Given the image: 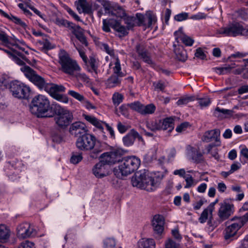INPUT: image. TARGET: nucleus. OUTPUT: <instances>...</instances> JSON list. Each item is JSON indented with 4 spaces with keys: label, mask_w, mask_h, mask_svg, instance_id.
Returning a JSON list of instances; mask_svg holds the SVG:
<instances>
[{
    "label": "nucleus",
    "mask_w": 248,
    "mask_h": 248,
    "mask_svg": "<svg viewBox=\"0 0 248 248\" xmlns=\"http://www.w3.org/2000/svg\"><path fill=\"white\" fill-rule=\"evenodd\" d=\"M0 14L4 17L8 18L10 20L13 21L15 24L20 25L21 27L25 28L27 26L26 23L22 21L21 19L12 15H9L7 13L2 10H0Z\"/></svg>",
    "instance_id": "c85d7f7f"
},
{
    "label": "nucleus",
    "mask_w": 248,
    "mask_h": 248,
    "mask_svg": "<svg viewBox=\"0 0 248 248\" xmlns=\"http://www.w3.org/2000/svg\"><path fill=\"white\" fill-rule=\"evenodd\" d=\"M30 112L38 118L51 117L48 111L50 108V102L45 96L39 94L34 96L29 105Z\"/></svg>",
    "instance_id": "7ed1b4c3"
},
{
    "label": "nucleus",
    "mask_w": 248,
    "mask_h": 248,
    "mask_svg": "<svg viewBox=\"0 0 248 248\" xmlns=\"http://www.w3.org/2000/svg\"><path fill=\"white\" fill-rule=\"evenodd\" d=\"M18 248H34V244L29 241H26L21 243Z\"/></svg>",
    "instance_id": "774afa93"
},
{
    "label": "nucleus",
    "mask_w": 248,
    "mask_h": 248,
    "mask_svg": "<svg viewBox=\"0 0 248 248\" xmlns=\"http://www.w3.org/2000/svg\"><path fill=\"white\" fill-rule=\"evenodd\" d=\"M138 26H142L145 29L152 27V25L156 21V17L151 11L147 12L144 15L137 13Z\"/></svg>",
    "instance_id": "ddd939ff"
},
{
    "label": "nucleus",
    "mask_w": 248,
    "mask_h": 248,
    "mask_svg": "<svg viewBox=\"0 0 248 248\" xmlns=\"http://www.w3.org/2000/svg\"><path fill=\"white\" fill-rule=\"evenodd\" d=\"M10 236V231L3 225H0V241H5Z\"/></svg>",
    "instance_id": "e433bc0d"
},
{
    "label": "nucleus",
    "mask_w": 248,
    "mask_h": 248,
    "mask_svg": "<svg viewBox=\"0 0 248 248\" xmlns=\"http://www.w3.org/2000/svg\"><path fill=\"white\" fill-rule=\"evenodd\" d=\"M82 158L81 154L73 155L70 158V162L74 164H77L82 160Z\"/></svg>",
    "instance_id": "13d9d810"
},
{
    "label": "nucleus",
    "mask_w": 248,
    "mask_h": 248,
    "mask_svg": "<svg viewBox=\"0 0 248 248\" xmlns=\"http://www.w3.org/2000/svg\"><path fill=\"white\" fill-rule=\"evenodd\" d=\"M243 26L238 22H232L225 27L220 28L217 32L225 36H236L241 35Z\"/></svg>",
    "instance_id": "f8f14e48"
},
{
    "label": "nucleus",
    "mask_w": 248,
    "mask_h": 248,
    "mask_svg": "<svg viewBox=\"0 0 248 248\" xmlns=\"http://www.w3.org/2000/svg\"><path fill=\"white\" fill-rule=\"evenodd\" d=\"M59 63L61 70L64 74L73 76L74 73L81 70V68L76 61L72 59L64 50L61 49L59 54Z\"/></svg>",
    "instance_id": "39448f33"
},
{
    "label": "nucleus",
    "mask_w": 248,
    "mask_h": 248,
    "mask_svg": "<svg viewBox=\"0 0 248 248\" xmlns=\"http://www.w3.org/2000/svg\"><path fill=\"white\" fill-rule=\"evenodd\" d=\"M72 30V32L74 34L76 37L82 44L86 46L88 45V42L86 38L84 35L83 29L79 26L76 25L73 23L70 29Z\"/></svg>",
    "instance_id": "4be33fe9"
},
{
    "label": "nucleus",
    "mask_w": 248,
    "mask_h": 248,
    "mask_svg": "<svg viewBox=\"0 0 248 248\" xmlns=\"http://www.w3.org/2000/svg\"><path fill=\"white\" fill-rule=\"evenodd\" d=\"M98 2L103 7L105 13H109L112 10V6L108 0H99Z\"/></svg>",
    "instance_id": "8fccbe9b"
},
{
    "label": "nucleus",
    "mask_w": 248,
    "mask_h": 248,
    "mask_svg": "<svg viewBox=\"0 0 248 248\" xmlns=\"http://www.w3.org/2000/svg\"><path fill=\"white\" fill-rule=\"evenodd\" d=\"M119 165L113 169V173L118 178H122L136 170L140 164V159L135 156H127L121 159Z\"/></svg>",
    "instance_id": "f03ea898"
},
{
    "label": "nucleus",
    "mask_w": 248,
    "mask_h": 248,
    "mask_svg": "<svg viewBox=\"0 0 248 248\" xmlns=\"http://www.w3.org/2000/svg\"><path fill=\"white\" fill-rule=\"evenodd\" d=\"M110 23L111 28L114 30L120 33V37H124L128 34V30L125 26L121 25V22L119 20H115V21H112Z\"/></svg>",
    "instance_id": "393cba45"
},
{
    "label": "nucleus",
    "mask_w": 248,
    "mask_h": 248,
    "mask_svg": "<svg viewBox=\"0 0 248 248\" xmlns=\"http://www.w3.org/2000/svg\"><path fill=\"white\" fill-rule=\"evenodd\" d=\"M111 21H115L114 19H110L108 20L107 19H103V30L107 32H108L110 31V27H111V25H110V23ZM113 22H112V23Z\"/></svg>",
    "instance_id": "4d7b16f0"
},
{
    "label": "nucleus",
    "mask_w": 248,
    "mask_h": 248,
    "mask_svg": "<svg viewBox=\"0 0 248 248\" xmlns=\"http://www.w3.org/2000/svg\"><path fill=\"white\" fill-rule=\"evenodd\" d=\"M36 234L35 230L28 223H22L17 228V235L20 238L24 239L32 237Z\"/></svg>",
    "instance_id": "2eb2a0df"
},
{
    "label": "nucleus",
    "mask_w": 248,
    "mask_h": 248,
    "mask_svg": "<svg viewBox=\"0 0 248 248\" xmlns=\"http://www.w3.org/2000/svg\"><path fill=\"white\" fill-rule=\"evenodd\" d=\"M211 217L210 210L207 208L204 209L199 218V221L201 223H205L208 219V216Z\"/></svg>",
    "instance_id": "c03bdc74"
},
{
    "label": "nucleus",
    "mask_w": 248,
    "mask_h": 248,
    "mask_svg": "<svg viewBox=\"0 0 248 248\" xmlns=\"http://www.w3.org/2000/svg\"><path fill=\"white\" fill-rule=\"evenodd\" d=\"M195 56L196 57L199 58L201 60H204L206 58V55L203 52L202 49L200 47L198 48L196 50Z\"/></svg>",
    "instance_id": "69168bd1"
},
{
    "label": "nucleus",
    "mask_w": 248,
    "mask_h": 248,
    "mask_svg": "<svg viewBox=\"0 0 248 248\" xmlns=\"http://www.w3.org/2000/svg\"><path fill=\"white\" fill-rule=\"evenodd\" d=\"M124 20L128 30L133 29L136 26H138V18L136 15V16H126L124 17Z\"/></svg>",
    "instance_id": "473e14b6"
},
{
    "label": "nucleus",
    "mask_w": 248,
    "mask_h": 248,
    "mask_svg": "<svg viewBox=\"0 0 248 248\" xmlns=\"http://www.w3.org/2000/svg\"><path fill=\"white\" fill-rule=\"evenodd\" d=\"M65 90V88L63 85L54 83H47L45 90L53 98L58 101L67 103L68 102L67 98L59 93V92H64Z\"/></svg>",
    "instance_id": "9b49d317"
},
{
    "label": "nucleus",
    "mask_w": 248,
    "mask_h": 248,
    "mask_svg": "<svg viewBox=\"0 0 248 248\" xmlns=\"http://www.w3.org/2000/svg\"><path fill=\"white\" fill-rule=\"evenodd\" d=\"M220 135V130L218 129L206 132L202 138L203 141L209 142L213 140H217Z\"/></svg>",
    "instance_id": "bb28decb"
},
{
    "label": "nucleus",
    "mask_w": 248,
    "mask_h": 248,
    "mask_svg": "<svg viewBox=\"0 0 248 248\" xmlns=\"http://www.w3.org/2000/svg\"><path fill=\"white\" fill-rule=\"evenodd\" d=\"M183 28H180L179 29L175 31L174 35L175 37V43L179 44V39L181 40L182 42L186 46H192L194 42V40L191 37L183 34Z\"/></svg>",
    "instance_id": "412c9836"
},
{
    "label": "nucleus",
    "mask_w": 248,
    "mask_h": 248,
    "mask_svg": "<svg viewBox=\"0 0 248 248\" xmlns=\"http://www.w3.org/2000/svg\"><path fill=\"white\" fill-rule=\"evenodd\" d=\"M38 43L40 45L42 46V47L41 48V50L42 51L51 49L55 46L47 39H43L42 40H40L38 41Z\"/></svg>",
    "instance_id": "ea45409f"
},
{
    "label": "nucleus",
    "mask_w": 248,
    "mask_h": 248,
    "mask_svg": "<svg viewBox=\"0 0 248 248\" xmlns=\"http://www.w3.org/2000/svg\"><path fill=\"white\" fill-rule=\"evenodd\" d=\"M230 221H232L231 220ZM234 222L228 225L224 231V239L227 241H232L234 239L238 231L242 227L237 221H233Z\"/></svg>",
    "instance_id": "dca6fc26"
},
{
    "label": "nucleus",
    "mask_w": 248,
    "mask_h": 248,
    "mask_svg": "<svg viewBox=\"0 0 248 248\" xmlns=\"http://www.w3.org/2000/svg\"><path fill=\"white\" fill-rule=\"evenodd\" d=\"M115 66L113 68V74L107 79L106 85L108 88L119 86L121 83V78L125 75L121 71L120 61L118 57L116 59Z\"/></svg>",
    "instance_id": "1a4fd4ad"
},
{
    "label": "nucleus",
    "mask_w": 248,
    "mask_h": 248,
    "mask_svg": "<svg viewBox=\"0 0 248 248\" xmlns=\"http://www.w3.org/2000/svg\"><path fill=\"white\" fill-rule=\"evenodd\" d=\"M84 119L93 125H94L97 128L102 129L103 128L102 124L103 123L96 118L95 117L91 115L84 114L83 115Z\"/></svg>",
    "instance_id": "72a5a7b5"
},
{
    "label": "nucleus",
    "mask_w": 248,
    "mask_h": 248,
    "mask_svg": "<svg viewBox=\"0 0 248 248\" xmlns=\"http://www.w3.org/2000/svg\"><path fill=\"white\" fill-rule=\"evenodd\" d=\"M76 78L78 80H81V81L89 83L90 82V79L89 77L84 73H77L76 74L74 73L73 76Z\"/></svg>",
    "instance_id": "09e8293b"
},
{
    "label": "nucleus",
    "mask_w": 248,
    "mask_h": 248,
    "mask_svg": "<svg viewBox=\"0 0 248 248\" xmlns=\"http://www.w3.org/2000/svg\"><path fill=\"white\" fill-rule=\"evenodd\" d=\"M148 127L152 131H156L162 129L161 120H155L148 124Z\"/></svg>",
    "instance_id": "de8ad7c7"
},
{
    "label": "nucleus",
    "mask_w": 248,
    "mask_h": 248,
    "mask_svg": "<svg viewBox=\"0 0 248 248\" xmlns=\"http://www.w3.org/2000/svg\"><path fill=\"white\" fill-rule=\"evenodd\" d=\"M135 49L138 56L143 62L148 64H153L150 54L146 48V46L143 43H138L136 45Z\"/></svg>",
    "instance_id": "f3484780"
},
{
    "label": "nucleus",
    "mask_w": 248,
    "mask_h": 248,
    "mask_svg": "<svg viewBox=\"0 0 248 248\" xmlns=\"http://www.w3.org/2000/svg\"><path fill=\"white\" fill-rule=\"evenodd\" d=\"M21 70L30 81L35 85L39 89L46 90L47 83H46L45 79L38 75L35 71L27 65L24 66L21 68Z\"/></svg>",
    "instance_id": "6e6552de"
},
{
    "label": "nucleus",
    "mask_w": 248,
    "mask_h": 248,
    "mask_svg": "<svg viewBox=\"0 0 248 248\" xmlns=\"http://www.w3.org/2000/svg\"><path fill=\"white\" fill-rule=\"evenodd\" d=\"M221 222L222 221H220L219 219V220H214L212 215H211V217H209V218L207 221V230L210 232H213Z\"/></svg>",
    "instance_id": "c9c22d12"
},
{
    "label": "nucleus",
    "mask_w": 248,
    "mask_h": 248,
    "mask_svg": "<svg viewBox=\"0 0 248 248\" xmlns=\"http://www.w3.org/2000/svg\"><path fill=\"white\" fill-rule=\"evenodd\" d=\"M115 246L116 241L113 238H107L103 241L104 248H114Z\"/></svg>",
    "instance_id": "37998d69"
},
{
    "label": "nucleus",
    "mask_w": 248,
    "mask_h": 248,
    "mask_svg": "<svg viewBox=\"0 0 248 248\" xmlns=\"http://www.w3.org/2000/svg\"><path fill=\"white\" fill-rule=\"evenodd\" d=\"M155 106L153 104H150L146 106L143 105L141 114L146 115L153 113L155 110Z\"/></svg>",
    "instance_id": "a19ab883"
},
{
    "label": "nucleus",
    "mask_w": 248,
    "mask_h": 248,
    "mask_svg": "<svg viewBox=\"0 0 248 248\" xmlns=\"http://www.w3.org/2000/svg\"><path fill=\"white\" fill-rule=\"evenodd\" d=\"M111 12L112 15H115L117 17L124 18L126 16L124 10L121 6L118 5H116L114 7H112Z\"/></svg>",
    "instance_id": "4c0bfd02"
},
{
    "label": "nucleus",
    "mask_w": 248,
    "mask_h": 248,
    "mask_svg": "<svg viewBox=\"0 0 248 248\" xmlns=\"http://www.w3.org/2000/svg\"><path fill=\"white\" fill-rule=\"evenodd\" d=\"M190 156L194 162L197 164L201 163L204 161L202 154L195 148H191Z\"/></svg>",
    "instance_id": "2f4dec72"
},
{
    "label": "nucleus",
    "mask_w": 248,
    "mask_h": 248,
    "mask_svg": "<svg viewBox=\"0 0 248 248\" xmlns=\"http://www.w3.org/2000/svg\"><path fill=\"white\" fill-rule=\"evenodd\" d=\"M92 171L95 176L98 178H102L108 175V167L101 160L93 166Z\"/></svg>",
    "instance_id": "6ab92c4d"
},
{
    "label": "nucleus",
    "mask_w": 248,
    "mask_h": 248,
    "mask_svg": "<svg viewBox=\"0 0 248 248\" xmlns=\"http://www.w3.org/2000/svg\"><path fill=\"white\" fill-rule=\"evenodd\" d=\"M76 146L80 151H90L89 157L96 159L104 150V144L97 140L95 137L89 133L79 136L76 141Z\"/></svg>",
    "instance_id": "f257e3e1"
},
{
    "label": "nucleus",
    "mask_w": 248,
    "mask_h": 248,
    "mask_svg": "<svg viewBox=\"0 0 248 248\" xmlns=\"http://www.w3.org/2000/svg\"><path fill=\"white\" fill-rule=\"evenodd\" d=\"M162 130L171 132L174 128V120L171 117L161 120Z\"/></svg>",
    "instance_id": "c756f323"
},
{
    "label": "nucleus",
    "mask_w": 248,
    "mask_h": 248,
    "mask_svg": "<svg viewBox=\"0 0 248 248\" xmlns=\"http://www.w3.org/2000/svg\"><path fill=\"white\" fill-rule=\"evenodd\" d=\"M188 16V13L184 12L175 15L174 18L176 21L180 22L187 19Z\"/></svg>",
    "instance_id": "bf43d9fd"
},
{
    "label": "nucleus",
    "mask_w": 248,
    "mask_h": 248,
    "mask_svg": "<svg viewBox=\"0 0 248 248\" xmlns=\"http://www.w3.org/2000/svg\"><path fill=\"white\" fill-rule=\"evenodd\" d=\"M179 245L171 239H169L165 243V248H179Z\"/></svg>",
    "instance_id": "680f3d73"
},
{
    "label": "nucleus",
    "mask_w": 248,
    "mask_h": 248,
    "mask_svg": "<svg viewBox=\"0 0 248 248\" xmlns=\"http://www.w3.org/2000/svg\"><path fill=\"white\" fill-rule=\"evenodd\" d=\"M133 186L143 189L147 191L155 190L159 185L157 178L153 177L146 172H138L131 179Z\"/></svg>",
    "instance_id": "20e7f679"
},
{
    "label": "nucleus",
    "mask_w": 248,
    "mask_h": 248,
    "mask_svg": "<svg viewBox=\"0 0 248 248\" xmlns=\"http://www.w3.org/2000/svg\"><path fill=\"white\" fill-rule=\"evenodd\" d=\"M124 154V152L122 149L116 148L110 152L104 153L99 157L100 160L108 167L120 162Z\"/></svg>",
    "instance_id": "9d476101"
},
{
    "label": "nucleus",
    "mask_w": 248,
    "mask_h": 248,
    "mask_svg": "<svg viewBox=\"0 0 248 248\" xmlns=\"http://www.w3.org/2000/svg\"><path fill=\"white\" fill-rule=\"evenodd\" d=\"M231 221H237L242 227L248 221V212L242 217H232Z\"/></svg>",
    "instance_id": "a18cd8bd"
},
{
    "label": "nucleus",
    "mask_w": 248,
    "mask_h": 248,
    "mask_svg": "<svg viewBox=\"0 0 248 248\" xmlns=\"http://www.w3.org/2000/svg\"><path fill=\"white\" fill-rule=\"evenodd\" d=\"M164 219L163 216L156 215L152 220V226L155 233L160 235L164 231Z\"/></svg>",
    "instance_id": "aec40b11"
},
{
    "label": "nucleus",
    "mask_w": 248,
    "mask_h": 248,
    "mask_svg": "<svg viewBox=\"0 0 248 248\" xmlns=\"http://www.w3.org/2000/svg\"><path fill=\"white\" fill-rule=\"evenodd\" d=\"M86 66V69L89 73H93V72L95 74L94 77L96 78V75L98 73L99 70H98V61L96 59L94 56H90L89 59H88V64H85Z\"/></svg>",
    "instance_id": "5701e85b"
},
{
    "label": "nucleus",
    "mask_w": 248,
    "mask_h": 248,
    "mask_svg": "<svg viewBox=\"0 0 248 248\" xmlns=\"http://www.w3.org/2000/svg\"><path fill=\"white\" fill-rule=\"evenodd\" d=\"M136 136H138V132L134 129H132L126 136L123 137L124 144L126 146L132 145L135 141Z\"/></svg>",
    "instance_id": "cd10ccee"
},
{
    "label": "nucleus",
    "mask_w": 248,
    "mask_h": 248,
    "mask_svg": "<svg viewBox=\"0 0 248 248\" xmlns=\"http://www.w3.org/2000/svg\"><path fill=\"white\" fill-rule=\"evenodd\" d=\"M129 108L128 104H123L119 107V110L121 114L127 118L129 117Z\"/></svg>",
    "instance_id": "864d4df0"
},
{
    "label": "nucleus",
    "mask_w": 248,
    "mask_h": 248,
    "mask_svg": "<svg viewBox=\"0 0 248 248\" xmlns=\"http://www.w3.org/2000/svg\"><path fill=\"white\" fill-rule=\"evenodd\" d=\"M54 111L55 113L54 121L56 125L59 129H66L73 120L72 112L57 104L55 105Z\"/></svg>",
    "instance_id": "423d86ee"
},
{
    "label": "nucleus",
    "mask_w": 248,
    "mask_h": 248,
    "mask_svg": "<svg viewBox=\"0 0 248 248\" xmlns=\"http://www.w3.org/2000/svg\"><path fill=\"white\" fill-rule=\"evenodd\" d=\"M173 46L174 47V52L176 55L177 59L182 62H185L187 59V53L184 49L183 46L174 42Z\"/></svg>",
    "instance_id": "b1692460"
},
{
    "label": "nucleus",
    "mask_w": 248,
    "mask_h": 248,
    "mask_svg": "<svg viewBox=\"0 0 248 248\" xmlns=\"http://www.w3.org/2000/svg\"><path fill=\"white\" fill-rule=\"evenodd\" d=\"M0 41L5 44L9 43V36L2 31H0Z\"/></svg>",
    "instance_id": "338daca9"
},
{
    "label": "nucleus",
    "mask_w": 248,
    "mask_h": 248,
    "mask_svg": "<svg viewBox=\"0 0 248 248\" xmlns=\"http://www.w3.org/2000/svg\"><path fill=\"white\" fill-rule=\"evenodd\" d=\"M194 100V97L193 96H187L184 97L180 98L177 102V104L178 106L186 105L189 102H191Z\"/></svg>",
    "instance_id": "6e6d98bb"
},
{
    "label": "nucleus",
    "mask_w": 248,
    "mask_h": 248,
    "mask_svg": "<svg viewBox=\"0 0 248 248\" xmlns=\"http://www.w3.org/2000/svg\"><path fill=\"white\" fill-rule=\"evenodd\" d=\"M139 248H155V244L154 239L143 238L138 242Z\"/></svg>",
    "instance_id": "7c9ffc66"
},
{
    "label": "nucleus",
    "mask_w": 248,
    "mask_h": 248,
    "mask_svg": "<svg viewBox=\"0 0 248 248\" xmlns=\"http://www.w3.org/2000/svg\"><path fill=\"white\" fill-rule=\"evenodd\" d=\"M124 99V96L122 94L119 93H114L112 96V101L115 106H118Z\"/></svg>",
    "instance_id": "3c124183"
},
{
    "label": "nucleus",
    "mask_w": 248,
    "mask_h": 248,
    "mask_svg": "<svg viewBox=\"0 0 248 248\" xmlns=\"http://www.w3.org/2000/svg\"><path fill=\"white\" fill-rule=\"evenodd\" d=\"M9 89L13 95L20 99H27L31 92L30 88L18 81H14L10 83Z\"/></svg>",
    "instance_id": "0eeeda50"
},
{
    "label": "nucleus",
    "mask_w": 248,
    "mask_h": 248,
    "mask_svg": "<svg viewBox=\"0 0 248 248\" xmlns=\"http://www.w3.org/2000/svg\"><path fill=\"white\" fill-rule=\"evenodd\" d=\"M184 178L186 182V185L185 186V188H188L190 187L194 183V179L192 176L188 174Z\"/></svg>",
    "instance_id": "052dcab7"
},
{
    "label": "nucleus",
    "mask_w": 248,
    "mask_h": 248,
    "mask_svg": "<svg viewBox=\"0 0 248 248\" xmlns=\"http://www.w3.org/2000/svg\"><path fill=\"white\" fill-rule=\"evenodd\" d=\"M55 23L59 27H64L68 28L69 29L73 24V23L71 22L60 18H57L55 21Z\"/></svg>",
    "instance_id": "58836bf2"
},
{
    "label": "nucleus",
    "mask_w": 248,
    "mask_h": 248,
    "mask_svg": "<svg viewBox=\"0 0 248 248\" xmlns=\"http://www.w3.org/2000/svg\"><path fill=\"white\" fill-rule=\"evenodd\" d=\"M68 94L80 102L84 101L85 99L83 95L73 90H69L68 92Z\"/></svg>",
    "instance_id": "5fc2aeb1"
},
{
    "label": "nucleus",
    "mask_w": 248,
    "mask_h": 248,
    "mask_svg": "<svg viewBox=\"0 0 248 248\" xmlns=\"http://www.w3.org/2000/svg\"><path fill=\"white\" fill-rule=\"evenodd\" d=\"M79 7L82 10V12L87 14L93 13L91 7L87 3L86 0H78V9L79 10Z\"/></svg>",
    "instance_id": "f704fd0d"
},
{
    "label": "nucleus",
    "mask_w": 248,
    "mask_h": 248,
    "mask_svg": "<svg viewBox=\"0 0 248 248\" xmlns=\"http://www.w3.org/2000/svg\"><path fill=\"white\" fill-rule=\"evenodd\" d=\"M69 133L75 137H78L87 133L88 129L86 125L81 122L73 123L69 129Z\"/></svg>",
    "instance_id": "a211bd4d"
},
{
    "label": "nucleus",
    "mask_w": 248,
    "mask_h": 248,
    "mask_svg": "<svg viewBox=\"0 0 248 248\" xmlns=\"http://www.w3.org/2000/svg\"><path fill=\"white\" fill-rule=\"evenodd\" d=\"M198 103L201 108L206 107L208 106L211 103L210 99L209 97H206L204 98H197Z\"/></svg>",
    "instance_id": "603ef678"
},
{
    "label": "nucleus",
    "mask_w": 248,
    "mask_h": 248,
    "mask_svg": "<svg viewBox=\"0 0 248 248\" xmlns=\"http://www.w3.org/2000/svg\"><path fill=\"white\" fill-rule=\"evenodd\" d=\"M231 221H237L242 227L248 221V212L242 217H232Z\"/></svg>",
    "instance_id": "49530a36"
},
{
    "label": "nucleus",
    "mask_w": 248,
    "mask_h": 248,
    "mask_svg": "<svg viewBox=\"0 0 248 248\" xmlns=\"http://www.w3.org/2000/svg\"><path fill=\"white\" fill-rule=\"evenodd\" d=\"M207 201L204 198H201L199 201L195 202L193 204L194 210H199L203 205L204 202H206Z\"/></svg>",
    "instance_id": "e2e57ef3"
},
{
    "label": "nucleus",
    "mask_w": 248,
    "mask_h": 248,
    "mask_svg": "<svg viewBox=\"0 0 248 248\" xmlns=\"http://www.w3.org/2000/svg\"><path fill=\"white\" fill-rule=\"evenodd\" d=\"M74 46L76 47L77 50L78 51L80 57L82 58L85 64H87L88 58L85 55L84 51L81 48L77 47L74 44Z\"/></svg>",
    "instance_id": "0e129e2a"
},
{
    "label": "nucleus",
    "mask_w": 248,
    "mask_h": 248,
    "mask_svg": "<svg viewBox=\"0 0 248 248\" xmlns=\"http://www.w3.org/2000/svg\"><path fill=\"white\" fill-rule=\"evenodd\" d=\"M219 205L220 208L218 211L217 215L220 221H223L233 214L234 205L226 202L220 203Z\"/></svg>",
    "instance_id": "4468645a"
},
{
    "label": "nucleus",
    "mask_w": 248,
    "mask_h": 248,
    "mask_svg": "<svg viewBox=\"0 0 248 248\" xmlns=\"http://www.w3.org/2000/svg\"><path fill=\"white\" fill-rule=\"evenodd\" d=\"M233 113L232 110L220 108L219 107H217L214 112V115L219 119H222L232 116Z\"/></svg>",
    "instance_id": "a878e982"
},
{
    "label": "nucleus",
    "mask_w": 248,
    "mask_h": 248,
    "mask_svg": "<svg viewBox=\"0 0 248 248\" xmlns=\"http://www.w3.org/2000/svg\"><path fill=\"white\" fill-rule=\"evenodd\" d=\"M128 106H129V108L132 110L137 111L141 114L143 104L140 101H135L133 103H129Z\"/></svg>",
    "instance_id": "79ce46f5"
}]
</instances>
